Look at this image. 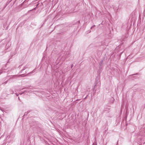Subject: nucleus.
Here are the masks:
<instances>
[{"instance_id": "nucleus-1", "label": "nucleus", "mask_w": 145, "mask_h": 145, "mask_svg": "<svg viewBox=\"0 0 145 145\" xmlns=\"http://www.w3.org/2000/svg\"><path fill=\"white\" fill-rule=\"evenodd\" d=\"M35 72V70L34 69L31 72L29 73H28V74H26L25 76H23V74H20V75H20V76H21V77H24V76H28V74H32L34 72Z\"/></svg>"}, {"instance_id": "nucleus-2", "label": "nucleus", "mask_w": 145, "mask_h": 145, "mask_svg": "<svg viewBox=\"0 0 145 145\" xmlns=\"http://www.w3.org/2000/svg\"><path fill=\"white\" fill-rule=\"evenodd\" d=\"M104 59L101 60L99 63V65H100V68H101L102 67L103 65V62Z\"/></svg>"}, {"instance_id": "nucleus-3", "label": "nucleus", "mask_w": 145, "mask_h": 145, "mask_svg": "<svg viewBox=\"0 0 145 145\" xmlns=\"http://www.w3.org/2000/svg\"><path fill=\"white\" fill-rule=\"evenodd\" d=\"M27 67H26V66H25L22 69L20 72H19V73H21L22 72V71H24V70L25 69H26L27 68Z\"/></svg>"}, {"instance_id": "nucleus-4", "label": "nucleus", "mask_w": 145, "mask_h": 145, "mask_svg": "<svg viewBox=\"0 0 145 145\" xmlns=\"http://www.w3.org/2000/svg\"><path fill=\"white\" fill-rule=\"evenodd\" d=\"M30 112V110H29V111H27V112H25V113L24 116L27 115Z\"/></svg>"}, {"instance_id": "nucleus-5", "label": "nucleus", "mask_w": 145, "mask_h": 145, "mask_svg": "<svg viewBox=\"0 0 145 145\" xmlns=\"http://www.w3.org/2000/svg\"><path fill=\"white\" fill-rule=\"evenodd\" d=\"M39 7H41L42 6H43V4L42 2H39Z\"/></svg>"}, {"instance_id": "nucleus-6", "label": "nucleus", "mask_w": 145, "mask_h": 145, "mask_svg": "<svg viewBox=\"0 0 145 145\" xmlns=\"http://www.w3.org/2000/svg\"><path fill=\"white\" fill-rule=\"evenodd\" d=\"M29 89V88L28 87H25L24 88H22V89Z\"/></svg>"}, {"instance_id": "nucleus-7", "label": "nucleus", "mask_w": 145, "mask_h": 145, "mask_svg": "<svg viewBox=\"0 0 145 145\" xmlns=\"http://www.w3.org/2000/svg\"><path fill=\"white\" fill-rule=\"evenodd\" d=\"M39 3L37 4L36 5V8H37L38 7H39Z\"/></svg>"}, {"instance_id": "nucleus-8", "label": "nucleus", "mask_w": 145, "mask_h": 145, "mask_svg": "<svg viewBox=\"0 0 145 145\" xmlns=\"http://www.w3.org/2000/svg\"><path fill=\"white\" fill-rule=\"evenodd\" d=\"M95 25H94L93 26H92L91 27V29H92L93 27H95Z\"/></svg>"}, {"instance_id": "nucleus-9", "label": "nucleus", "mask_w": 145, "mask_h": 145, "mask_svg": "<svg viewBox=\"0 0 145 145\" xmlns=\"http://www.w3.org/2000/svg\"><path fill=\"white\" fill-rule=\"evenodd\" d=\"M88 95H87V96H86V97L84 98V99H86V98H87V97H88Z\"/></svg>"}, {"instance_id": "nucleus-10", "label": "nucleus", "mask_w": 145, "mask_h": 145, "mask_svg": "<svg viewBox=\"0 0 145 145\" xmlns=\"http://www.w3.org/2000/svg\"><path fill=\"white\" fill-rule=\"evenodd\" d=\"M8 81V80H7V81H6V82H4V83H5V84H6V83Z\"/></svg>"}, {"instance_id": "nucleus-11", "label": "nucleus", "mask_w": 145, "mask_h": 145, "mask_svg": "<svg viewBox=\"0 0 145 145\" xmlns=\"http://www.w3.org/2000/svg\"><path fill=\"white\" fill-rule=\"evenodd\" d=\"M73 66V65L72 64L71 66V68H72Z\"/></svg>"}, {"instance_id": "nucleus-12", "label": "nucleus", "mask_w": 145, "mask_h": 145, "mask_svg": "<svg viewBox=\"0 0 145 145\" xmlns=\"http://www.w3.org/2000/svg\"><path fill=\"white\" fill-rule=\"evenodd\" d=\"M18 99L20 101H21L19 97H18Z\"/></svg>"}, {"instance_id": "nucleus-13", "label": "nucleus", "mask_w": 145, "mask_h": 145, "mask_svg": "<svg viewBox=\"0 0 145 145\" xmlns=\"http://www.w3.org/2000/svg\"><path fill=\"white\" fill-rule=\"evenodd\" d=\"M16 94L17 96H18L19 95V94L17 93H16Z\"/></svg>"}, {"instance_id": "nucleus-14", "label": "nucleus", "mask_w": 145, "mask_h": 145, "mask_svg": "<svg viewBox=\"0 0 145 145\" xmlns=\"http://www.w3.org/2000/svg\"><path fill=\"white\" fill-rule=\"evenodd\" d=\"M36 8V7L35 8H34L33 9V10H35V8Z\"/></svg>"}, {"instance_id": "nucleus-15", "label": "nucleus", "mask_w": 145, "mask_h": 145, "mask_svg": "<svg viewBox=\"0 0 145 145\" xmlns=\"http://www.w3.org/2000/svg\"><path fill=\"white\" fill-rule=\"evenodd\" d=\"M80 100V99H77L76 100V101H78V100Z\"/></svg>"}, {"instance_id": "nucleus-16", "label": "nucleus", "mask_w": 145, "mask_h": 145, "mask_svg": "<svg viewBox=\"0 0 145 145\" xmlns=\"http://www.w3.org/2000/svg\"><path fill=\"white\" fill-rule=\"evenodd\" d=\"M22 94V93H20V95H21V94Z\"/></svg>"}, {"instance_id": "nucleus-17", "label": "nucleus", "mask_w": 145, "mask_h": 145, "mask_svg": "<svg viewBox=\"0 0 145 145\" xmlns=\"http://www.w3.org/2000/svg\"><path fill=\"white\" fill-rule=\"evenodd\" d=\"M26 73V72L25 71V73Z\"/></svg>"}]
</instances>
